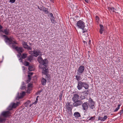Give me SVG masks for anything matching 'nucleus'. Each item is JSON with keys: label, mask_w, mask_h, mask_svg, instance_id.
<instances>
[{"label": "nucleus", "mask_w": 123, "mask_h": 123, "mask_svg": "<svg viewBox=\"0 0 123 123\" xmlns=\"http://www.w3.org/2000/svg\"><path fill=\"white\" fill-rule=\"evenodd\" d=\"M0 36L3 37L5 38V41L6 43L9 42V44H18V43L16 41L13 40H14V39L12 37H10L9 38L7 36L5 35H2L1 34Z\"/></svg>", "instance_id": "obj_1"}, {"label": "nucleus", "mask_w": 123, "mask_h": 123, "mask_svg": "<svg viewBox=\"0 0 123 123\" xmlns=\"http://www.w3.org/2000/svg\"><path fill=\"white\" fill-rule=\"evenodd\" d=\"M37 60L40 64L43 65L45 67L47 68V64L48 63V61L47 59L43 60L41 56H39L37 57Z\"/></svg>", "instance_id": "obj_2"}, {"label": "nucleus", "mask_w": 123, "mask_h": 123, "mask_svg": "<svg viewBox=\"0 0 123 123\" xmlns=\"http://www.w3.org/2000/svg\"><path fill=\"white\" fill-rule=\"evenodd\" d=\"M66 106L67 110L69 115H72V110L73 107L72 105L70 104V103L68 102L66 103Z\"/></svg>", "instance_id": "obj_3"}, {"label": "nucleus", "mask_w": 123, "mask_h": 123, "mask_svg": "<svg viewBox=\"0 0 123 123\" xmlns=\"http://www.w3.org/2000/svg\"><path fill=\"white\" fill-rule=\"evenodd\" d=\"M20 102H17L16 103L13 102L11 103L8 107V109L9 110H11L13 112V109L15 108L18 106L20 104Z\"/></svg>", "instance_id": "obj_4"}, {"label": "nucleus", "mask_w": 123, "mask_h": 123, "mask_svg": "<svg viewBox=\"0 0 123 123\" xmlns=\"http://www.w3.org/2000/svg\"><path fill=\"white\" fill-rule=\"evenodd\" d=\"M85 23L82 21L80 20L77 22L76 25L78 28L83 29L85 27Z\"/></svg>", "instance_id": "obj_5"}, {"label": "nucleus", "mask_w": 123, "mask_h": 123, "mask_svg": "<svg viewBox=\"0 0 123 123\" xmlns=\"http://www.w3.org/2000/svg\"><path fill=\"white\" fill-rule=\"evenodd\" d=\"M7 111H3L1 114L0 115H11L13 112L8 109V107L6 109Z\"/></svg>", "instance_id": "obj_6"}, {"label": "nucleus", "mask_w": 123, "mask_h": 123, "mask_svg": "<svg viewBox=\"0 0 123 123\" xmlns=\"http://www.w3.org/2000/svg\"><path fill=\"white\" fill-rule=\"evenodd\" d=\"M82 106L83 109L85 111H84L85 114L84 115H87V113L86 112V111L87 110L88 108V103L87 102H85L84 103H83L82 104Z\"/></svg>", "instance_id": "obj_7"}, {"label": "nucleus", "mask_w": 123, "mask_h": 123, "mask_svg": "<svg viewBox=\"0 0 123 123\" xmlns=\"http://www.w3.org/2000/svg\"><path fill=\"white\" fill-rule=\"evenodd\" d=\"M88 102L89 104L88 105L89 106L90 108L92 109H93L94 108V102L93 101L92 99L91 98H90L89 99Z\"/></svg>", "instance_id": "obj_8"}, {"label": "nucleus", "mask_w": 123, "mask_h": 123, "mask_svg": "<svg viewBox=\"0 0 123 123\" xmlns=\"http://www.w3.org/2000/svg\"><path fill=\"white\" fill-rule=\"evenodd\" d=\"M85 67L83 66H81L77 70V74H81L84 70Z\"/></svg>", "instance_id": "obj_9"}, {"label": "nucleus", "mask_w": 123, "mask_h": 123, "mask_svg": "<svg viewBox=\"0 0 123 123\" xmlns=\"http://www.w3.org/2000/svg\"><path fill=\"white\" fill-rule=\"evenodd\" d=\"M15 49L20 55H21V53H22L24 51V49L22 47L16 46L15 48Z\"/></svg>", "instance_id": "obj_10"}, {"label": "nucleus", "mask_w": 123, "mask_h": 123, "mask_svg": "<svg viewBox=\"0 0 123 123\" xmlns=\"http://www.w3.org/2000/svg\"><path fill=\"white\" fill-rule=\"evenodd\" d=\"M83 102L81 100H78L73 102V105L74 107H77L81 105Z\"/></svg>", "instance_id": "obj_11"}, {"label": "nucleus", "mask_w": 123, "mask_h": 123, "mask_svg": "<svg viewBox=\"0 0 123 123\" xmlns=\"http://www.w3.org/2000/svg\"><path fill=\"white\" fill-rule=\"evenodd\" d=\"M78 85L77 86V89L79 90L82 89L83 87V82L79 81L78 82Z\"/></svg>", "instance_id": "obj_12"}, {"label": "nucleus", "mask_w": 123, "mask_h": 123, "mask_svg": "<svg viewBox=\"0 0 123 123\" xmlns=\"http://www.w3.org/2000/svg\"><path fill=\"white\" fill-rule=\"evenodd\" d=\"M79 95L77 94H74L73 97L72 98V100L74 102L79 100Z\"/></svg>", "instance_id": "obj_13"}, {"label": "nucleus", "mask_w": 123, "mask_h": 123, "mask_svg": "<svg viewBox=\"0 0 123 123\" xmlns=\"http://www.w3.org/2000/svg\"><path fill=\"white\" fill-rule=\"evenodd\" d=\"M46 67L42 68H43V70H42V73L43 74L46 75L49 74V72L48 68H46Z\"/></svg>", "instance_id": "obj_14"}, {"label": "nucleus", "mask_w": 123, "mask_h": 123, "mask_svg": "<svg viewBox=\"0 0 123 123\" xmlns=\"http://www.w3.org/2000/svg\"><path fill=\"white\" fill-rule=\"evenodd\" d=\"M32 52L33 53H31L34 54V56L36 57H37L40 54H41V52L40 50L37 51L35 50H34L33 51H32Z\"/></svg>", "instance_id": "obj_15"}, {"label": "nucleus", "mask_w": 123, "mask_h": 123, "mask_svg": "<svg viewBox=\"0 0 123 123\" xmlns=\"http://www.w3.org/2000/svg\"><path fill=\"white\" fill-rule=\"evenodd\" d=\"M33 74V73H29L28 75V80H26V83H27L30 81L31 80V76Z\"/></svg>", "instance_id": "obj_16"}, {"label": "nucleus", "mask_w": 123, "mask_h": 123, "mask_svg": "<svg viewBox=\"0 0 123 123\" xmlns=\"http://www.w3.org/2000/svg\"><path fill=\"white\" fill-rule=\"evenodd\" d=\"M25 93L24 92H22V93H20V95H18L17 97L16 98L17 99H19L22 98L23 96L25 95Z\"/></svg>", "instance_id": "obj_17"}, {"label": "nucleus", "mask_w": 123, "mask_h": 123, "mask_svg": "<svg viewBox=\"0 0 123 123\" xmlns=\"http://www.w3.org/2000/svg\"><path fill=\"white\" fill-rule=\"evenodd\" d=\"M33 56L31 55H30L29 56L27 57L26 59H25V61H29L30 62H31V61L33 60Z\"/></svg>", "instance_id": "obj_18"}, {"label": "nucleus", "mask_w": 123, "mask_h": 123, "mask_svg": "<svg viewBox=\"0 0 123 123\" xmlns=\"http://www.w3.org/2000/svg\"><path fill=\"white\" fill-rule=\"evenodd\" d=\"M41 81V83L42 85H46L47 81L46 80L44 79L43 77L42 78Z\"/></svg>", "instance_id": "obj_19"}, {"label": "nucleus", "mask_w": 123, "mask_h": 123, "mask_svg": "<svg viewBox=\"0 0 123 123\" xmlns=\"http://www.w3.org/2000/svg\"><path fill=\"white\" fill-rule=\"evenodd\" d=\"M83 87L86 89H88L89 88V86L88 84L86 82H83Z\"/></svg>", "instance_id": "obj_20"}, {"label": "nucleus", "mask_w": 123, "mask_h": 123, "mask_svg": "<svg viewBox=\"0 0 123 123\" xmlns=\"http://www.w3.org/2000/svg\"><path fill=\"white\" fill-rule=\"evenodd\" d=\"M99 26L100 29L99 32L100 34H102L103 33V32L104 30V27L103 25L101 24H100Z\"/></svg>", "instance_id": "obj_21"}, {"label": "nucleus", "mask_w": 123, "mask_h": 123, "mask_svg": "<svg viewBox=\"0 0 123 123\" xmlns=\"http://www.w3.org/2000/svg\"><path fill=\"white\" fill-rule=\"evenodd\" d=\"M81 74H77V75H76L75 76L76 77V80L78 81V82L79 81H80V80L82 79L81 76L80 75Z\"/></svg>", "instance_id": "obj_22"}, {"label": "nucleus", "mask_w": 123, "mask_h": 123, "mask_svg": "<svg viewBox=\"0 0 123 123\" xmlns=\"http://www.w3.org/2000/svg\"><path fill=\"white\" fill-rule=\"evenodd\" d=\"M42 11H43L45 14H48L49 12L48 11V8H46L45 7L43 8Z\"/></svg>", "instance_id": "obj_23"}, {"label": "nucleus", "mask_w": 123, "mask_h": 123, "mask_svg": "<svg viewBox=\"0 0 123 123\" xmlns=\"http://www.w3.org/2000/svg\"><path fill=\"white\" fill-rule=\"evenodd\" d=\"M107 116H104V117H101L100 116L98 117V120L101 121H104L106 120L107 118Z\"/></svg>", "instance_id": "obj_24"}, {"label": "nucleus", "mask_w": 123, "mask_h": 123, "mask_svg": "<svg viewBox=\"0 0 123 123\" xmlns=\"http://www.w3.org/2000/svg\"><path fill=\"white\" fill-rule=\"evenodd\" d=\"M4 116V117L3 118H1V117H0V123H2L4 122H5L6 120V118L8 116Z\"/></svg>", "instance_id": "obj_25"}, {"label": "nucleus", "mask_w": 123, "mask_h": 123, "mask_svg": "<svg viewBox=\"0 0 123 123\" xmlns=\"http://www.w3.org/2000/svg\"><path fill=\"white\" fill-rule=\"evenodd\" d=\"M9 32V30L7 29H6L4 30L3 31V33H4L5 34L7 35L8 34Z\"/></svg>", "instance_id": "obj_26"}, {"label": "nucleus", "mask_w": 123, "mask_h": 123, "mask_svg": "<svg viewBox=\"0 0 123 123\" xmlns=\"http://www.w3.org/2000/svg\"><path fill=\"white\" fill-rule=\"evenodd\" d=\"M45 78L47 80H50V79L51 77L50 75L49 74L45 75Z\"/></svg>", "instance_id": "obj_27"}, {"label": "nucleus", "mask_w": 123, "mask_h": 123, "mask_svg": "<svg viewBox=\"0 0 123 123\" xmlns=\"http://www.w3.org/2000/svg\"><path fill=\"white\" fill-rule=\"evenodd\" d=\"M24 48L25 49H27L28 50H32V48L29 46L27 44V45L25 46H24Z\"/></svg>", "instance_id": "obj_28"}, {"label": "nucleus", "mask_w": 123, "mask_h": 123, "mask_svg": "<svg viewBox=\"0 0 123 123\" xmlns=\"http://www.w3.org/2000/svg\"><path fill=\"white\" fill-rule=\"evenodd\" d=\"M27 55L25 53L23 54L21 56V58L22 59H25L27 57Z\"/></svg>", "instance_id": "obj_29"}, {"label": "nucleus", "mask_w": 123, "mask_h": 123, "mask_svg": "<svg viewBox=\"0 0 123 123\" xmlns=\"http://www.w3.org/2000/svg\"><path fill=\"white\" fill-rule=\"evenodd\" d=\"M30 101L28 100L24 104V106L25 107H27V106L30 103Z\"/></svg>", "instance_id": "obj_30"}, {"label": "nucleus", "mask_w": 123, "mask_h": 123, "mask_svg": "<svg viewBox=\"0 0 123 123\" xmlns=\"http://www.w3.org/2000/svg\"><path fill=\"white\" fill-rule=\"evenodd\" d=\"M63 93V92L62 91L60 93V94L59 95V99L60 101H61L62 99Z\"/></svg>", "instance_id": "obj_31"}, {"label": "nucleus", "mask_w": 123, "mask_h": 123, "mask_svg": "<svg viewBox=\"0 0 123 123\" xmlns=\"http://www.w3.org/2000/svg\"><path fill=\"white\" fill-rule=\"evenodd\" d=\"M95 116H94L93 117H90V118H88L87 119L88 120V121H93L95 119Z\"/></svg>", "instance_id": "obj_32"}, {"label": "nucleus", "mask_w": 123, "mask_h": 123, "mask_svg": "<svg viewBox=\"0 0 123 123\" xmlns=\"http://www.w3.org/2000/svg\"><path fill=\"white\" fill-rule=\"evenodd\" d=\"M32 90L31 88H28L27 90V92L28 93H30V92Z\"/></svg>", "instance_id": "obj_33"}, {"label": "nucleus", "mask_w": 123, "mask_h": 123, "mask_svg": "<svg viewBox=\"0 0 123 123\" xmlns=\"http://www.w3.org/2000/svg\"><path fill=\"white\" fill-rule=\"evenodd\" d=\"M28 69L29 70L32 71L33 70V68L32 66H29Z\"/></svg>", "instance_id": "obj_34"}, {"label": "nucleus", "mask_w": 123, "mask_h": 123, "mask_svg": "<svg viewBox=\"0 0 123 123\" xmlns=\"http://www.w3.org/2000/svg\"><path fill=\"white\" fill-rule=\"evenodd\" d=\"M29 63L27 61H25L24 62V65L25 66H29Z\"/></svg>", "instance_id": "obj_35"}, {"label": "nucleus", "mask_w": 123, "mask_h": 123, "mask_svg": "<svg viewBox=\"0 0 123 123\" xmlns=\"http://www.w3.org/2000/svg\"><path fill=\"white\" fill-rule=\"evenodd\" d=\"M120 105H118V106H117V108H116L115 109V110H114V111L115 112L117 111L120 108Z\"/></svg>", "instance_id": "obj_36"}, {"label": "nucleus", "mask_w": 123, "mask_h": 123, "mask_svg": "<svg viewBox=\"0 0 123 123\" xmlns=\"http://www.w3.org/2000/svg\"><path fill=\"white\" fill-rule=\"evenodd\" d=\"M22 45L24 47V46H25L26 45H27V44L26 42L24 41H23L22 43Z\"/></svg>", "instance_id": "obj_37"}, {"label": "nucleus", "mask_w": 123, "mask_h": 123, "mask_svg": "<svg viewBox=\"0 0 123 123\" xmlns=\"http://www.w3.org/2000/svg\"><path fill=\"white\" fill-rule=\"evenodd\" d=\"M89 90H86V91H84L82 92L83 93H84V94H86V95H88V94L89 92Z\"/></svg>", "instance_id": "obj_38"}, {"label": "nucleus", "mask_w": 123, "mask_h": 123, "mask_svg": "<svg viewBox=\"0 0 123 123\" xmlns=\"http://www.w3.org/2000/svg\"><path fill=\"white\" fill-rule=\"evenodd\" d=\"M95 19L96 21L97 22H98V21H99V17L98 16H96L95 17Z\"/></svg>", "instance_id": "obj_39"}, {"label": "nucleus", "mask_w": 123, "mask_h": 123, "mask_svg": "<svg viewBox=\"0 0 123 123\" xmlns=\"http://www.w3.org/2000/svg\"><path fill=\"white\" fill-rule=\"evenodd\" d=\"M108 9L110 11H111L112 9H113V10L114 9V8L112 7H108Z\"/></svg>", "instance_id": "obj_40"}, {"label": "nucleus", "mask_w": 123, "mask_h": 123, "mask_svg": "<svg viewBox=\"0 0 123 123\" xmlns=\"http://www.w3.org/2000/svg\"><path fill=\"white\" fill-rule=\"evenodd\" d=\"M74 115H80V113L78 112H75L74 114Z\"/></svg>", "instance_id": "obj_41"}, {"label": "nucleus", "mask_w": 123, "mask_h": 123, "mask_svg": "<svg viewBox=\"0 0 123 123\" xmlns=\"http://www.w3.org/2000/svg\"><path fill=\"white\" fill-rule=\"evenodd\" d=\"M80 97L81 99H84L85 98V96L83 94V95H81L80 96Z\"/></svg>", "instance_id": "obj_42"}, {"label": "nucleus", "mask_w": 123, "mask_h": 123, "mask_svg": "<svg viewBox=\"0 0 123 123\" xmlns=\"http://www.w3.org/2000/svg\"><path fill=\"white\" fill-rule=\"evenodd\" d=\"M44 7L43 6H42V7H39V6H38V8L40 10L42 11L43 10V8Z\"/></svg>", "instance_id": "obj_43"}, {"label": "nucleus", "mask_w": 123, "mask_h": 123, "mask_svg": "<svg viewBox=\"0 0 123 123\" xmlns=\"http://www.w3.org/2000/svg\"><path fill=\"white\" fill-rule=\"evenodd\" d=\"M32 84H29L28 85V87L32 88Z\"/></svg>", "instance_id": "obj_44"}, {"label": "nucleus", "mask_w": 123, "mask_h": 123, "mask_svg": "<svg viewBox=\"0 0 123 123\" xmlns=\"http://www.w3.org/2000/svg\"><path fill=\"white\" fill-rule=\"evenodd\" d=\"M83 30V33H84L85 32H86L87 31V30L86 29H84V28H83V29H82Z\"/></svg>", "instance_id": "obj_45"}, {"label": "nucleus", "mask_w": 123, "mask_h": 123, "mask_svg": "<svg viewBox=\"0 0 123 123\" xmlns=\"http://www.w3.org/2000/svg\"><path fill=\"white\" fill-rule=\"evenodd\" d=\"M16 47V46L14 44H12V47L13 49H15V48Z\"/></svg>", "instance_id": "obj_46"}, {"label": "nucleus", "mask_w": 123, "mask_h": 123, "mask_svg": "<svg viewBox=\"0 0 123 123\" xmlns=\"http://www.w3.org/2000/svg\"><path fill=\"white\" fill-rule=\"evenodd\" d=\"M15 1V0H10L9 2L12 3H14Z\"/></svg>", "instance_id": "obj_47"}, {"label": "nucleus", "mask_w": 123, "mask_h": 123, "mask_svg": "<svg viewBox=\"0 0 123 123\" xmlns=\"http://www.w3.org/2000/svg\"><path fill=\"white\" fill-rule=\"evenodd\" d=\"M37 101H38V98H36V101H35V102H34L33 103V104H36L37 102Z\"/></svg>", "instance_id": "obj_48"}, {"label": "nucleus", "mask_w": 123, "mask_h": 123, "mask_svg": "<svg viewBox=\"0 0 123 123\" xmlns=\"http://www.w3.org/2000/svg\"><path fill=\"white\" fill-rule=\"evenodd\" d=\"M123 113V108L121 111H120V115H121V114Z\"/></svg>", "instance_id": "obj_49"}, {"label": "nucleus", "mask_w": 123, "mask_h": 123, "mask_svg": "<svg viewBox=\"0 0 123 123\" xmlns=\"http://www.w3.org/2000/svg\"><path fill=\"white\" fill-rule=\"evenodd\" d=\"M41 92V91H39L38 92H36V94L37 95H38V94H39Z\"/></svg>", "instance_id": "obj_50"}, {"label": "nucleus", "mask_w": 123, "mask_h": 123, "mask_svg": "<svg viewBox=\"0 0 123 123\" xmlns=\"http://www.w3.org/2000/svg\"><path fill=\"white\" fill-rule=\"evenodd\" d=\"M76 118L79 119V117H80L81 116H74Z\"/></svg>", "instance_id": "obj_51"}, {"label": "nucleus", "mask_w": 123, "mask_h": 123, "mask_svg": "<svg viewBox=\"0 0 123 123\" xmlns=\"http://www.w3.org/2000/svg\"><path fill=\"white\" fill-rule=\"evenodd\" d=\"M50 1L53 3H54V0H49Z\"/></svg>", "instance_id": "obj_52"}, {"label": "nucleus", "mask_w": 123, "mask_h": 123, "mask_svg": "<svg viewBox=\"0 0 123 123\" xmlns=\"http://www.w3.org/2000/svg\"><path fill=\"white\" fill-rule=\"evenodd\" d=\"M85 2L87 3H88L89 2V0H85Z\"/></svg>", "instance_id": "obj_53"}, {"label": "nucleus", "mask_w": 123, "mask_h": 123, "mask_svg": "<svg viewBox=\"0 0 123 123\" xmlns=\"http://www.w3.org/2000/svg\"><path fill=\"white\" fill-rule=\"evenodd\" d=\"M50 15L51 17H53V15L52 13H50Z\"/></svg>", "instance_id": "obj_54"}, {"label": "nucleus", "mask_w": 123, "mask_h": 123, "mask_svg": "<svg viewBox=\"0 0 123 123\" xmlns=\"http://www.w3.org/2000/svg\"><path fill=\"white\" fill-rule=\"evenodd\" d=\"M22 59L21 58H20L19 59V60H20V62H22Z\"/></svg>", "instance_id": "obj_55"}, {"label": "nucleus", "mask_w": 123, "mask_h": 123, "mask_svg": "<svg viewBox=\"0 0 123 123\" xmlns=\"http://www.w3.org/2000/svg\"><path fill=\"white\" fill-rule=\"evenodd\" d=\"M2 28V26L0 25V29H1Z\"/></svg>", "instance_id": "obj_56"}, {"label": "nucleus", "mask_w": 123, "mask_h": 123, "mask_svg": "<svg viewBox=\"0 0 123 123\" xmlns=\"http://www.w3.org/2000/svg\"><path fill=\"white\" fill-rule=\"evenodd\" d=\"M3 31L1 30V29H0V32H1L3 33Z\"/></svg>", "instance_id": "obj_57"}, {"label": "nucleus", "mask_w": 123, "mask_h": 123, "mask_svg": "<svg viewBox=\"0 0 123 123\" xmlns=\"http://www.w3.org/2000/svg\"><path fill=\"white\" fill-rule=\"evenodd\" d=\"M33 104H30V105H29L30 107H31V106Z\"/></svg>", "instance_id": "obj_58"}, {"label": "nucleus", "mask_w": 123, "mask_h": 123, "mask_svg": "<svg viewBox=\"0 0 123 123\" xmlns=\"http://www.w3.org/2000/svg\"><path fill=\"white\" fill-rule=\"evenodd\" d=\"M83 42L85 44V43H87V42H86V41H83Z\"/></svg>", "instance_id": "obj_59"}, {"label": "nucleus", "mask_w": 123, "mask_h": 123, "mask_svg": "<svg viewBox=\"0 0 123 123\" xmlns=\"http://www.w3.org/2000/svg\"><path fill=\"white\" fill-rule=\"evenodd\" d=\"M31 52H32V51H29V54H31Z\"/></svg>", "instance_id": "obj_60"}, {"label": "nucleus", "mask_w": 123, "mask_h": 123, "mask_svg": "<svg viewBox=\"0 0 123 123\" xmlns=\"http://www.w3.org/2000/svg\"><path fill=\"white\" fill-rule=\"evenodd\" d=\"M91 43V40H89V43L90 44Z\"/></svg>", "instance_id": "obj_61"}, {"label": "nucleus", "mask_w": 123, "mask_h": 123, "mask_svg": "<svg viewBox=\"0 0 123 123\" xmlns=\"http://www.w3.org/2000/svg\"><path fill=\"white\" fill-rule=\"evenodd\" d=\"M39 97V96H37V98H38Z\"/></svg>", "instance_id": "obj_62"}, {"label": "nucleus", "mask_w": 123, "mask_h": 123, "mask_svg": "<svg viewBox=\"0 0 123 123\" xmlns=\"http://www.w3.org/2000/svg\"><path fill=\"white\" fill-rule=\"evenodd\" d=\"M41 66V65H39V67H40V68H41V67H40V66Z\"/></svg>", "instance_id": "obj_63"}, {"label": "nucleus", "mask_w": 123, "mask_h": 123, "mask_svg": "<svg viewBox=\"0 0 123 123\" xmlns=\"http://www.w3.org/2000/svg\"><path fill=\"white\" fill-rule=\"evenodd\" d=\"M51 21H53H53H54V19H51Z\"/></svg>", "instance_id": "obj_64"}]
</instances>
